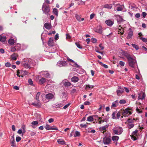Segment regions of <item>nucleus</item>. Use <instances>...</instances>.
I'll list each match as a JSON object with an SVG mask.
<instances>
[{"label": "nucleus", "mask_w": 147, "mask_h": 147, "mask_svg": "<svg viewBox=\"0 0 147 147\" xmlns=\"http://www.w3.org/2000/svg\"><path fill=\"white\" fill-rule=\"evenodd\" d=\"M70 105V103H69L68 104L65 105L63 107V108L64 109H66Z\"/></svg>", "instance_id": "obj_61"}, {"label": "nucleus", "mask_w": 147, "mask_h": 147, "mask_svg": "<svg viewBox=\"0 0 147 147\" xmlns=\"http://www.w3.org/2000/svg\"><path fill=\"white\" fill-rule=\"evenodd\" d=\"M119 64L121 66H123L124 65L125 63L123 61H119Z\"/></svg>", "instance_id": "obj_57"}, {"label": "nucleus", "mask_w": 147, "mask_h": 147, "mask_svg": "<svg viewBox=\"0 0 147 147\" xmlns=\"http://www.w3.org/2000/svg\"><path fill=\"white\" fill-rule=\"evenodd\" d=\"M94 120L93 116L88 117L87 118V121H92Z\"/></svg>", "instance_id": "obj_39"}, {"label": "nucleus", "mask_w": 147, "mask_h": 147, "mask_svg": "<svg viewBox=\"0 0 147 147\" xmlns=\"http://www.w3.org/2000/svg\"><path fill=\"white\" fill-rule=\"evenodd\" d=\"M91 40L92 42L93 43H96L97 42V40L95 38H92Z\"/></svg>", "instance_id": "obj_59"}, {"label": "nucleus", "mask_w": 147, "mask_h": 147, "mask_svg": "<svg viewBox=\"0 0 147 147\" xmlns=\"http://www.w3.org/2000/svg\"><path fill=\"white\" fill-rule=\"evenodd\" d=\"M15 47L16 48L17 51L20 50L21 48V45L19 43L16 44L15 46Z\"/></svg>", "instance_id": "obj_38"}, {"label": "nucleus", "mask_w": 147, "mask_h": 147, "mask_svg": "<svg viewBox=\"0 0 147 147\" xmlns=\"http://www.w3.org/2000/svg\"><path fill=\"white\" fill-rule=\"evenodd\" d=\"M75 17L78 21L81 22V18L80 16L78 14H76Z\"/></svg>", "instance_id": "obj_44"}, {"label": "nucleus", "mask_w": 147, "mask_h": 147, "mask_svg": "<svg viewBox=\"0 0 147 147\" xmlns=\"http://www.w3.org/2000/svg\"><path fill=\"white\" fill-rule=\"evenodd\" d=\"M127 126L129 129H131L134 126V124L133 123H128Z\"/></svg>", "instance_id": "obj_41"}, {"label": "nucleus", "mask_w": 147, "mask_h": 147, "mask_svg": "<svg viewBox=\"0 0 147 147\" xmlns=\"http://www.w3.org/2000/svg\"><path fill=\"white\" fill-rule=\"evenodd\" d=\"M100 64L104 68H107L108 67V66L104 64H103L102 62H99Z\"/></svg>", "instance_id": "obj_46"}, {"label": "nucleus", "mask_w": 147, "mask_h": 147, "mask_svg": "<svg viewBox=\"0 0 147 147\" xmlns=\"http://www.w3.org/2000/svg\"><path fill=\"white\" fill-rule=\"evenodd\" d=\"M48 45L50 47L49 48L50 49H52V48H53V50L51 51L53 53L56 51L58 47L55 44L53 38H49L48 42Z\"/></svg>", "instance_id": "obj_3"}, {"label": "nucleus", "mask_w": 147, "mask_h": 147, "mask_svg": "<svg viewBox=\"0 0 147 147\" xmlns=\"http://www.w3.org/2000/svg\"><path fill=\"white\" fill-rule=\"evenodd\" d=\"M115 113L114 112L113 113L112 115V117L113 119H117L116 117L115 116Z\"/></svg>", "instance_id": "obj_58"}, {"label": "nucleus", "mask_w": 147, "mask_h": 147, "mask_svg": "<svg viewBox=\"0 0 147 147\" xmlns=\"http://www.w3.org/2000/svg\"><path fill=\"white\" fill-rule=\"evenodd\" d=\"M109 125H106L104 126L100 127L99 128V130L100 131H103V133L106 130V129L108 128Z\"/></svg>", "instance_id": "obj_19"}, {"label": "nucleus", "mask_w": 147, "mask_h": 147, "mask_svg": "<svg viewBox=\"0 0 147 147\" xmlns=\"http://www.w3.org/2000/svg\"><path fill=\"white\" fill-rule=\"evenodd\" d=\"M78 78L76 76H74L71 78V81L72 82L76 83L78 81Z\"/></svg>", "instance_id": "obj_27"}, {"label": "nucleus", "mask_w": 147, "mask_h": 147, "mask_svg": "<svg viewBox=\"0 0 147 147\" xmlns=\"http://www.w3.org/2000/svg\"><path fill=\"white\" fill-rule=\"evenodd\" d=\"M80 126L82 128H86L87 126V125L85 124H81L80 125Z\"/></svg>", "instance_id": "obj_56"}, {"label": "nucleus", "mask_w": 147, "mask_h": 147, "mask_svg": "<svg viewBox=\"0 0 147 147\" xmlns=\"http://www.w3.org/2000/svg\"><path fill=\"white\" fill-rule=\"evenodd\" d=\"M67 65V63L65 61H59L57 63V66L59 67H66Z\"/></svg>", "instance_id": "obj_9"}, {"label": "nucleus", "mask_w": 147, "mask_h": 147, "mask_svg": "<svg viewBox=\"0 0 147 147\" xmlns=\"http://www.w3.org/2000/svg\"><path fill=\"white\" fill-rule=\"evenodd\" d=\"M8 43L9 44L13 45L15 43V40L13 39H10L8 40Z\"/></svg>", "instance_id": "obj_37"}, {"label": "nucleus", "mask_w": 147, "mask_h": 147, "mask_svg": "<svg viewBox=\"0 0 147 147\" xmlns=\"http://www.w3.org/2000/svg\"><path fill=\"white\" fill-rule=\"evenodd\" d=\"M57 142L59 144L62 145L66 144L65 142L62 139H59L57 140Z\"/></svg>", "instance_id": "obj_35"}, {"label": "nucleus", "mask_w": 147, "mask_h": 147, "mask_svg": "<svg viewBox=\"0 0 147 147\" xmlns=\"http://www.w3.org/2000/svg\"><path fill=\"white\" fill-rule=\"evenodd\" d=\"M40 94V92H38L37 93L35 97V99L37 100V102L36 103L35 102L32 103L31 104L32 105L38 107H40L41 106L42 104L40 102V100L39 98Z\"/></svg>", "instance_id": "obj_6"}, {"label": "nucleus", "mask_w": 147, "mask_h": 147, "mask_svg": "<svg viewBox=\"0 0 147 147\" xmlns=\"http://www.w3.org/2000/svg\"><path fill=\"white\" fill-rule=\"evenodd\" d=\"M20 71V70H18L17 71V75L19 77H23L24 76L27 75L28 73V71L26 70H22Z\"/></svg>", "instance_id": "obj_10"}, {"label": "nucleus", "mask_w": 147, "mask_h": 147, "mask_svg": "<svg viewBox=\"0 0 147 147\" xmlns=\"http://www.w3.org/2000/svg\"><path fill=\"white\" fill-rule=\"evenodd\" d=\"M45 128L47 130L50 129L57 130L58 129V128L56 127L55 126H51L48 124H46Z\"/></svg>", "instance_id": "obj_11"}, {"label": "nucleus", "mask_w": 147, "mask_h": 147, "mask_svg": "<svg viewBox=\"0 0 147 147\" xmlns=\"http://www.w3.org/2000/svg\"><path fill=\"white\" fill-rule=\"evenodd\" d=\"M28 82L30 85H33V81L31 79H28Z\"/></svg>", "instance_id": "obj_53"}, {"label": "nucleus", "mask_w": 147, "mask_h": 147, "mask_svg": "<svg viewBox=\"0 0 147 147\" xmlns=\"http://www.w3.org/2000/svg\"><path fill=\"white\" fill-rule=\"evenodd\" d=\"M59 38V34H57L55 36V39L56 40L58 39Z\"/></svg>", "instance_id": "obj_64"}, {"label": "nucleus", "mask_w": 147, "mask_h": 147, "mask_svg": "<svg viewBox=\"0 0 147 147\" xmlns=\"http://www.w3.org/2000/svg\"><path fill=\"white\" fill-rule=\"evenodd\" d=\"M113 4L115 7L114 9L115 10L119 11H122L123 10V8L122 6L120 4L116 2H114Z\"/></svg>", "instance_id": "obj_8"}, {"label": "nucleus", "mask_w": 147, "mask_h": 147, "mask_svg": "<svg viewBox=\"0 0 147 147\" xmlns=\"http://www.w3.org/2000/svg\"><path fill=\"white\" fill-rule=\"evenodd\" d=\"M104 7L109 9H111L112 7V6L111 4H106L104 5Z\"/></svg>", "instance_id": "obj_30"}, {"label": "nucleus", "mask_w": 147, "mask_h": 147, "mask_svg": "<svg viewBox=\"0 0 147 147\" xmlns=\"http://www.w3.org/2000/svg\"><path fill=\"white\" fill-rule=\"evenodd\" d=\"M95 32L100 34H101L102 32V28L100 25H99L97 26Z\"/></svg>", "instance_id": "obj_15"}, {"label": "nucleus", "mask_w": 147, "mask_h": 147, "mask_svg": "<svg viewBox=\"0 0 147 147\" xmlns=\"http://www.w3.org/2000/svg\"><path fill=\"white\" fill-rule=\"evenodd\" d=\"M38 124V122L37 121H35L32 122L31 123V124L32 125V127L33 128H35V127L34 125H36L37 126Z\"/></svg>", "instance_id": "obj_36"}, {"label": "nucleus", "mask_w": 147, "mask_h": 147, "mask_svg": "<svg viewBox=\"0 0 147 147\" xmlns=\"http://www.w3.org/2000/svg\"><path fill=\"white\" fill-rule=\"evenodd\" d=\"M63 105L62 103H57L54 104V107L56 108H60L62 107Z\"/></svg>", "instance_id": "obj_25"}, {"label": "nucleus", "mask_w": 147, "mask_h": 147, "mask_svg": "<svg viewBox=\"0 0 147 147\" xmlns=\"http://www.w3.org/2000/svg\"><path fill=\"white\" fill-rule=\"evenodd\" d=\"M136 111L137 113H141L142 112V109H139L138 108H136Z\"/></svg>", "instance_id": "obj_51"}, {"label": "nucleus", "mask_w": 147, "mask_h": 147, "mask_svg": "<svg viewBox=\"0 0 147 147\" xmlns=\"http://www.w3.org/2000/svg\"><path fill=\"white\" fill-rule=\"evenodd\" d=\"M53 12L54 14L57 16L58 15V12L57 9L56 8H54L53 9Z\"/></svg>", "instance_id": "obj_42"}, {"label": "nucleus", "mask_w": 147, "mask_h": 147, "mask_svg": "<svg viewBox=\"0 0 147 147\" xmlns=\"http://www.w3.org/2000/svg\"><path fill=\"white\" fill-rule=\"evenodd\" d=\"M46 81V79L44 78H42L40 79L39 80V83L40 84H42Z\"/></svg>", "instance_id": "obj_32"}, {"label": "nucleus", "mask_w": 147, "mask_h": 147, "mask_svg": "<svg viewBox=\"0 0 147 147\" xmlns=\"http://www.w3.org/2000/svg\"><path fill=\"white\" fill-rule=\"evenodd\" d=\"M54 97L53 95L51 93L47 94L46 95V98L48 100L52 99Z\"/></svg>", "instance_id": "obj_21"}, {"label": "nucleus", "mask_w": 147, "mask_h": 147, "mask_svg": "<svg viewBox=\"0 0 147 147\" xmlns=\"http://www.w3.org/2000/svg\"><path fill=\"white\" fill-rule=\"evenodd\" d=\"M113 133L116 135H120L123 131V129L122 127L119 126L115 127L113 129Z\"/></svg>", "instance_id": "obj_7"}, {"label": "nucleus", "mask_w": 147, "mask_h": 147, "mask_svg": "<svg viewBox=\"0 0 147 147\" xmlns=\"http://www.w3.org/2000/svg\"><path fill=\"white\" fill-rule=\"evenodd\" d=\"M135 121V119L129 118L127 120V122L128 123H133Z\"/></svg>", "instance_id": "obj_31"}, {"label": "nucleus", "mask_w": 147, "mask_h": 147, "mask_svg": "<svg viewBox=\"0 0 147 147\" xmlns=\"http://www.w3.org/2000/svg\"><path fill=\"white\" fill-rule=\"evenodd\" d=\"M75 44L76 46L78 48L80 49H82V47L81 46L78 42H76Z\"/></svg>", "instance_id": "obj_49"}, {"label": "nucleus", "mask_w": 147, "mask_h": 147, "mask_svg": "<svg viewBox=\"0 0 147 147\" xmlns=\"http://www.w3.org/2000/svg\"><path fill=\"white\" fill-rule=\"evenodd\" d=\"M119 103L121 104H124L126 103V101L124 99H122L120 100Z\"/></svg>", "instance_id": "obj_50"}, {"label": "nucleus", "mask_w": 147, "mask_h": 147, "mask_svg": "<svg viewBox=\"0 0 147 147\" xmlns=\"http://www.w3.org/2000/svg\"><path fill=\"white\" fill-rule=\"evenodd\" d=\"M133 35V31L131 28L129 29V31L128 33L127 38V39H129L131 38Z\"/></svg>", "instance_id": "obj_16"}, {"label": "nucleus", "mask_w": 147, "mask_h": 147, "mask_svg": "<svg viewBox=\"0 0 147 147\" xmlns=\"http://www.w3.org/2000/svg\"><path fill=\"white\" fill-rule=\"evenodd\" d=\"M16 49L15 47H11V51L12 52H14L16 51Z\"/></svg>", "instance_id": "obj_48"}, {"label": "nucleus", "mask_w": 147, "mask_h": 147, "mask_svg": "<svg viewBox=\"0 0 147 147\" xmlns=\"http://www.w3.org/2000/svg\"><path fill=\"white\" fill-rule=\"evenodd\" d=\"M80 132L79 131H76L74 134V137H79L80 136Z\"/></svg>", "instance_id": "obj_40"}, {"label": "nucleus", "mask_w": 147, "mask_h": 147, "mask_svg": "<svg viewBox=\"0 0 147 147\" xmlns=\"http://www.w3.org/2000/svg\"><path fill=\"white\" fill-rule=\"evenodd\" d=\"M94 87V86L90 85L89 84H86L84 86V87L85 88L86 90L89 89L90 88L92 89Z\"/></svg>", "instance_id": "obj_22"}, {"label": "nucleus", "mask_w": 147, "mask_h": 147, "mask_svg": "<svg viewBox=\"0 0 147 147\" xmlns=\"http://www.w3.org/2000/svg\"><path fill=\"white\" fill-rule=\"evenodd\" d=\"M45 27L47 29L49 30L51 28V26L50 23H46L44 25Z\"/></svg>", "instance_id": "obj_23"}, {"label": "nucleus", "mask_w": 147, "mask_h": 147, "mask_svg": "<svg viewBox=\"0 0 147 147\" xmlns=\"http://www.w3.org/2000/svg\"><path fill=\"white\" fill-rule=\"evenodd\" d=\"M42 8L43 13L47 16L49 15V13L50 11V8L49 5L44 3L42 5Z\"/></svg>", "instance_id": "obj_5"}, {"label": "nucleus", "mask_w": 147, "mask_h": 147, "mask_svg": "<svg viewBox=\"0 0 147 147\" xmlns=\"http://www.w3.org/2000/svg\"><path fill=\"white\" fill-rule=\"evenodd\" d=\"M22 64V66L26 68H30L31 67V66L33 65H34L36 64V63L34 62V61L30 59L26 58L24 59Z\"/></svg>", "instance_id": "obj_1"}, {"label": "nucleus", "mask_w": 147, "mask_h": 147, "mask_svg": "<svg viewBox=\"0 0 147 147\" xmlns=\"http://www.w3.org/2000/svg\"><path fill=\"white\" fill-rule=\"evenodd\" d=\"M21 139V138L19 136L17 137L16 138V141L17 142H19Z\"/></svg>", "instance_id": "obj_60"}, {"label": "nucleus", "mask_w": 147, "mask_h": 147, "mask_svg": "<svg viewBox=\"0 0 147 147\" xmlns=\"http://www.w3.org/2000/svg\"><path fill=\"white\" fill-rule=\"evenodd\" d=\"M40 74L42 75L43 77L47 78H49L50 75L47 71H43L40 72Z\"/></svg>", "instance_id": "obj_12"}, {"label": "nucleus", "mask_w": 147, "mask_h": 147, "mask_svg": "<svg viewBox=\"0 0 147 147\" xmlns=\"http://www.w3.org/2000/svg\"><path fill=\"white\" fill-rule=\"evenodd\" d=\"M6 40V37L5 36H2L0 35V41L3 42Z\"/></svg>", "instance_id": "obj_33"}, {"label": "nucleus", "mask_w": 147, "mask_h": 147, "mask_svg": "<svg viewBox=\"0 0 147 147\" xmlns=\"http://www.w3.org/2000/svg\"><path fill=\"white\" fill-rule=\"evenodd\" d=\"M145 97V94L144 92L141 93L139 94L138 97V99L143 100Z\"/></svg>", "instance_id": "obj_18"}, {"label": "nucleus", "mask_w": 147, "mask_h": 147, "mask_svg": "<svg viewBox=\"0 0 147 147\" xmlns=\"http://www.w3.org/2000/svg\"><path fill=\"white\" fill-rule=\"evenodd\" d=\"M116 18L118 22H121L123 21V18L120 15H117L116 16Z\"/></svg>", "instance_id": "obj_29"}, {"label": "nucleus", "mask_w": 147, "mask_h": 147, "mask_svg": "<svg viewBox=\"0 0 147 147\" xmlns=\"http://www.w3.org/2000/svg\"><path fill=\"white\" fill-rule=\"evenodd\" d=\"M138 132V130H136L135 131H134L132 132V135L134 136H135L136 135V134Z\"/></svg>", "instance_id": "obj_62"}, {"label": "nucleus", "mask_w": 147, "mask_h": 147, "mask_svg": "<svg viewBox=\"0 0 147 147\" xmlns=\"http://www.w3.org/2000/svg\"><path fill=\"white\" fill-rule=\"evenodd\" d=\"M127 59L128 60V65L129 66L134 69L136 67V66L137 67L138 71H137L136 70V71L137 72H139V70L137 65V61L136 59L134 58H133L131 56H130Z\"/></svg>", "instance_id": "obj_2"}, {"label": "nucleus", "mask_w": 147, "mask_h": 147, "mask_svg": "<svg viewBox=\"0 0 147 147\" xmlns=\"http://www.w3.org/2000/svg\"><path fill=\"white\" fill-rule=\"evenodd\" d=\"M66 81V80H63L62 82V83L65 87L69 86L71 85V83Z\"/></svg>", "instance_id": "obj_17"}, {"label": "nucleus", "mask_w": 147, "mask_h": 147, "mask_svg": "<svg viewBox=\"0 0 147 147\" xmlns=\"http://www.w3.org/2000/svg\"><path fill=\"white\" fill-rule=\"evenodd\" d=\"M15 143V140H12L11 141V146H13V147L15 146H16V145Z\"/></svg>", "instance_id": "obj_52"}, {"label": "nucleus", "mask_w": 147, "mask_h": 147, "mask_svg": "<svg viewBox=\"0 0 147 147\" xmlns=\"http://www.w3.org/2000/svg\"><path fill=\"white\" fill-rule=\"evenodd\" d=\"M124 92V89L123 88L121 87V86L118 87V89L117 90V94L119 96L122 93Z\"/></svg>", "instance_id": "obj_13"}, {"label": "nucleus", "mask_w": 147, "mask_h": 147, "mask_svg": "<svg viewBox=\"0 0 147 147\" xmlns=\"http://www.w3.org/2000/svg\"><path fill=\"white\" fill-rule=\"evenodd\" d=\"M131 45L133 47L135 48L137 50H138L139 49L138 46L135 44H132Z\"/></svg>", "instance_id": "obj_43"}, {"label": "nucleus", "mask_w": 147, "mask_h": 147, "mask_svg": "<svg viewBox=\"0 0 147 147\" xmlns=\"http://www.w3.org/2000/svg\"><path fill=\"white\" fill-rule=\"evenodd\" d=\"M120 116V112H118L116 114L117 119H118Z\"/></svg>", "instance_id": "obj_63"}, {"label": "nucleus", "mask_w": 147, "mask_h": 147, "mask_svg": "<svg viewBox=\"0 0 147 147\" xmlns=\"http://www.w3.org/2000/svg\"><path fill=\"white\" fill-rule=\"evenodd\" d=\"M105 23L108 26H112L114 23L113 21L109 20H106Z\"/></svg>", "instance_id": "obj_20"}, {"label": "nucleus", "mask_w": 147, "mask_h": 147, "mask_svg": "<svg viewBox=\"0 0 147 147\" xmlns=\"http://www.w3.org/2000/svg\"><path fill=\"white\" fill-rule=\"evenodd\" d=\"M118 105V104H116V103H115L114 102H113L112 104V105H111V107L112 108L116 107Z\"/></svg>", "instance_id": "obj_55"}, {"label": "nucleus", "mask_w": 147, "mask_h": 147, "mask_svg": "<svg viewBox=\"0 0 147 147\" xmlns=\"http://www.w3.org/2000/svg\"><path fill=\"white\" fill-rule=\"evenodd\" d=\"M5 65L6 67H10L11 65V64L9 62H7L5 63Z\"/></svg>", "instance_id": "obj_54"}, {"label": "nucleus", "mask_w": 147, "mask_h": 147, "mask_svg": "<svg viewBox=\"0 0 147 147\" xmlns=\"http://www.w3.org/2000/svg\"><path fill=\"white\" fill-rule=\"evenodd\" d=\"M111 141V139L109 138L105 137L103 139V143L105 145L109 144Z\"/></svg>", "instance_id": "obj_14"}, {"label": "nucleus", "mask_w": 147, "mask_h": 147, "mask_svg": "<svg viewBox=\"0 0 147 147\" xmlns=\"http://www.w3.org/2000/svg\"><path fill=\"white\" fill-rule=\"evenodd\" d=\"M67 59L69 61H70L73 63V66L74 65H76L77 67H78L79 66L76 63H75L74 61L73 60L70 59L68 58H67Z\"/></svg>", "instance_id": "obj_28"}, {"label": "nucleus", "mask_w": 147, "mask_h": 147, "mask_svg": "<svg viewBox=\"0 0 147 147\" xmlns=\"http://www.w3.org/2000/svg\"><path fill=\"white\" fill-rule=\"evenodd\" d=\"M112 139L113 141H117L119 139V137L117 136H113L112 137Z\"/></svg>", "instance_id": "obj_34"}, {"label": "nucleus", "mask_w": 147, "mask_h": 147, "mask_svg": "<svg viewBox=\"0 0 147 147\" xmlns=\"http://www.w3.org/2000/svg\"><path fill=\"white\" fill-rule=\"evenodd\" d=\"M22 130L23 131V133H24L26 131V126H25L23 125H22Z\"/></svg>", "instance_id": "obj_45"}, {"label": "nucleus", "mask_w": 147, "mask_h": 147, "mask_svg": "<svg viewBox=\"0 0 147 147\" xmlns=\"http://www.w3.org/2000/svg\"><path fill=\"white\" fill-rule=\"evenodd\" d=\"M122 54L123 55L126 57L127 59L131 56L130 54L123 51H122Z\"/></svg>", "instance_id": "obj_24"}, {"label": "nucleus", "mask_w": 147, "mask_h": 147, "mask_svg": "<svg viewBox=\"0 0 147 147\" xmlns=\"http://www.w3.org/2000/svg\"><path fill=\"white\" fill-rule=\"evenodd\" d=\"M18 57V55L17 54L14 53L11 56V59L15 60L17 59V57Z\"/></svg>", "instance_id": "obj_26"}, {"label": "nucleus", "mask_w": 147, "mask_h": 147, "mask_svg": "<svg viewBox=\"0 0 147 147\" xmlns=\"http://www.w3.org/2000/svg\"><path fill=\"white\" fill-rule=\"evenodd\" d=\"M140 39L145 42H147V39L144 37H140Z\"/></svg>", "instance_id": "obj_47"}, {"label": "nucleus", "mask_w": 147, "mask_h": 147, "mask_svg": "<svg viewBox=\"0 0 147 147\" xmlns=\"http://www.w3.org/2000/svg\"><path fill=\"white\" fill-rule=\"evenodd\" d=\"M123 116L125 117H128L133 112V111L131 108H128L125 109L121 110Z\"/></svg>", "instance_id": "obj_4"}]
</instances>
